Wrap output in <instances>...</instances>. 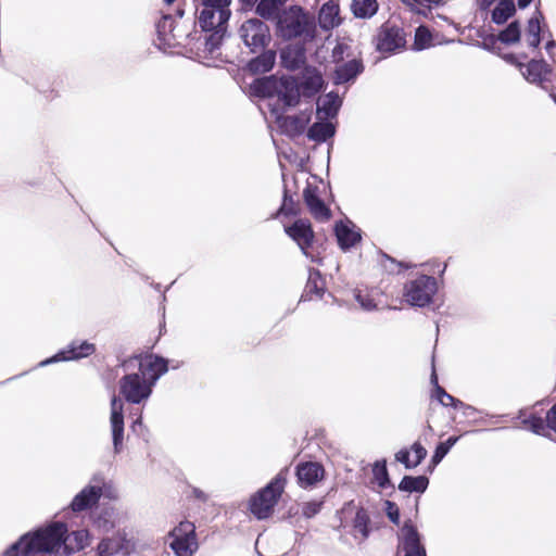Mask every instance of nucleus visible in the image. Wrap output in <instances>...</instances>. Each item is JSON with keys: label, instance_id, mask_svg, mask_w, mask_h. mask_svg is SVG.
Segmentation results:
<instances>
[{"label": "nucleus", "instance_id": "a211bd4d", "mask_svg": "<svg viewBox=\"0 0 556 556\" xmlns=\"http://www.w3.org/2000/svg\"><path fill=\"white\" fill-rule=\"evenodd\" d=\"M342 105V98L336 92L330 91L317 101V115L319 119H328L337 116Z\"/></svg>", "mask_w": 556, "mask_h": 556}, {"label": "nucleus", "instance_id": "9b49d317", "mask_svg": "<svg viewBox=\"0 0 556 556\" xmlns=\"http://www.w3.org/2000/svg\"><path fill=\"white\" fill-rule=\"evenodd\" d=\"M278 104L273 112L286 111L294 108L300 102V88L298 81L293 77H282L277 86Z\"/></svg>", "mask_w": 556, "mask_h": 556}, {"label": "nucleus", "instance_id": "ea45409f", "mask_svg": "<svg viewBox=\"0 0 556 556\" xmlns=\"http://www.w3.org/2000/svg\"><path fill=\"white\" fill-rule=\"evenodd\" d=\"M430 41H431V34L428 30V28L425 26H419L416 29V34H415V43H414L415 47L418 50L425 49L426 47H428L430 45Z\"/></svg>", "mask_w": 556, "mask_h": 556}, {"label": "nucleus", "instance_id": "864d4df0", "mask_svg": "<svg viewBox=\"0 0 556 556\" xmlns=\"http://www.w3.org/2000/svg\"><path fill=\"white\" fill-rule=\"evenodd\" d=\"M192 494L195 498L202 501V502H205L207 501L208 496L206 493H204L202 490L198 489V488H193L192 489Z\"/></svg>", "mask_w": 556, "mask_h": 556}, {"label": "nucleus", "instance_id": "6ab92c4d", "mask_svg": "<svg viewBox=\"0 0 556 556\" xmlns=\"http://www.w3.org/2000/svg\"><path fill=\"white\" fill-rule=\"evenodd\" d=\"M130 544L121 535L103 539L98 545L99 556H125L129 554Z\"/></svg>", "mask_w": 556, "mask_h": 556}, {"label": "nucleus", "instance_id": "20e7f679", "mask_svg": "<svg viewBox=\"0 0 556 556\" xmlns=\"http://www.w3.org/2000/svg\"><path fill=\"white\" fill-rule=\"evenodd\" d=\"M285 483L286 478L280 472L265 488L252 496L250 510L257 519H266L271 515L283 492Z\"/></svg>", "mask_w": 556, "mask_h": 556}, {"label": "nucleus", "instance_id": "13d9d810", "mask_svg": "<svg viewBox=\"0 0 556 556\" xmlns=\"http://www.w3.org/2000/svg\"><path fill=\"white\" fill-rule=\"evenodd\" d=\"M531 1L532 0H518V5L519 8L525 9L531 3Z\"/></svg>", "mask_w": 556, "mask_h": 556}, {"label": "nucleus", "instance_id": "aec40b11", "mask_svg": "<svg viewBox=\"0 0 556 556\" xmlns=\"http://www.w3.org/2000/svg\"><path fill=\"white\" fill-rule=\"evenodd\" d=\"M552 70L544 60H532L526 66V71L522 72L523 77L530 83L540 84L541 87L547 90L545 83L547 81L546 76L551 74Z\"/></svg>", "mask_w": 556, "mask_h": 556}, {"label": "nucleus", "instance_id": "69168bd1", "mask_svg": "<svg viewBox=\"0 0 556 556\" xmlns=\"http://www.w3.org/2000/svg\"><path fill=\"white\" fill-rule=\"evenodd\" d=\"M104 528H105V530H109L110 528H113V525L112 523L108 525V522L105 521Z\"/></svg>", "mask_w": 556, "mask_h": 556}, {"label": "nucleus", "instance_id": "f3484780", "mask_svg": "<svg viewBox=\"0 0 556 556\" xmlns=\"http://www.w3.org/2000/svg\"><path fill=\"white\" fill-rule=\"evenodd\" d=\"M402 533L405 556H427L426 549L420 543L419 533L410 521L405 522Z\"/></svg>", "mask_w": 556, "mask_h": 556}, {"label": "nucleus", "instance_id": "c756f323", "mask_svg": "<svg viewBox=\"0 0 556 556\" xmlns=\"http://www.w3.org/2000/svg\"><path fill=\"white\" fill-rule=\"evenodd\" d=\"M429 484V480L426 476H404L399 484V490L404 492H417L424 493Z\"/></svg>", "mask_w": 556, "mask_h": 556}, {"label": "nucleus", "instance_id": "4c0bfd02", "mask_svg": "<svg viewBox=\"0 0 556 556\" xmlns=\"http://www.w3.org/2000/svg\"><path fill=\"white\" fill-rule=\"evenodd\" d=\"M211 34L205 37V50L210 53H214L222 43L226 28H217L210 31Z\"/></svg>", "mask_w": 556, "mask_h": 556}, {"label": "nucleus", "instance_id": "4d7b16f0", "mask_svg": "<svg viewBox=\"0 0 556 556\" xmlns=\"http://www.w3.org/2000/svg\"><path fill=\"white\" fill-rule=\"evenodd\" d=\"M451 406L463 409L466 406V404L459 401L458 399H455V403H453Z\"/></svg>", "mask_w": 556, "mask_h": 556}, {"label": "nucleus", "instance_id": "cd10ccee", "mask_svg": "<svg viewBox=\"0 0 556 556\" xmlns=\"http://www.w3.org/2000/svg\"><path fill=\"white\" fill-rule=\"evenodd\" d=\"M174 18L170 15H164L156 24L157 39L160 43L172 45V39H176L177 36L174 34Z\"/></svg>", "mask_w": 556, "mask_h": 556}, {"label": "nucleus", "instance_id": "f03ea898", "mask_svg": "<svg viewBox=\"0 0 556 556\" xmlns=\"http://www.w3.org/2000/svg\"><path fill=\"white\" fill-rule=\"evenodd\" d=\"M127 371L118 381L119 395L130 404L147 402L157 380L168 370V363L157 355H135L125 359Z\"/></svg>", "mask_w": 556, "mask_h": 556}, {"label": "nucleus", "instance_id": "0e129e2a", "mask_svg": "<svg viewBox=\"0 0 556 556\" xmlns=\"http://www.w3.org/2000/svg\"><path fill=\"white\" fill-rule=\"evenodd\" d=\"M549 96L553 99V101L556 103V88L551 91Z\"/></svg>", "mask_w": 556, "mask_h": 556}, {"label": "nucleus", "instance_id": "e433bc0d", "mask_svg": "<svg viewBox=\"0 0 556 556\" xmlns=\"http://www.w3.org/2000/svg\"><path fill=\"white\" fill-rule=\"evenodd\" d=\"M372 473L376 482L382 489L391 484L386 460H378L374 464Z\"/></svg>", "mask_w": 556, "mask_h": 556}, {"label": "nucleus", "instance_id": "c85d7f7f", "mask_svg": "<svg viewBox=\"0 0 556 556\" xmlns=\"http://www.w3.org/2000/svg\"><path fill=\"white\" fill-rule=\"evenodd\" d=\"M336 132L334 126L331 123L317 122L314 123L307 130V138L316 142H325L331 138Z\"/></svg>", "mask_w": 556, "mask_h": 556}, {"label": "nucleus", "instance_id": "2f4dec72", "mask_svg": "<svg viewBox=\"0 0 556 556\" xmlns=\"http://www.w3.org/2000/svg\"><path fill=\"white\" fill-rule=\"evenodd\" d=\"M352 11L356 17L369 18L378 10L377 0H353Z\"/></svg>", "mask_w": 556, "mask_h": 556}, {"label": "nucleus", "instance_id": "e2e57ef3", "mask_svg": "<svg viewBox=\"0 0 556 556\" xmlns=\"http://www.w3.org/2000/svg\"><path fill=\"white\" fill-rule=\"evenodd\" d=\"M136 426H141V416H139L132 424V429L135 430Z\"/></svg>", "mask_w": 556, "mask_h": 556}, {"label": "nucleus", "instance_id": "de8ad7c7", "mask_svg": "<svg viewBox=\"0 0 556 556\" xmlns=\"http://www.w3.org/2000/svg\"><path fill=\"white\" fill-rule=\"evenodd\" d=\"M412 451L414 453L415 459L413 460V466L417 467L427 456V450L418 442H415L412 445Z\"/></svg>", "mask_w": 556, "mask_h": 556}, {"label": "nucleus", "instance_id": "f257e3e1", "mask_svg": "<svg viewBox=\"0 0 556 556\" xmlns=\"http://www.w3.org/2000/svg\"><path fill=\"white\" fill-rule=\"evenodd\" d=\"M89 545V533L85 529L68 533L63 522H51L24 534L12 544L11 553L22 548L23 556H67Z\"/></svg>", "mask_w": 556, "mask_h": 556}, {"label": "nucleus", "instance_id": "c9c22d12", "mask_svg": "<svg viewBox=\"0 0 556 556\" xmlns=\"http://www.w3.org/2000/svg\"><path fill=\"white\" fill-rule=\"evenodd\" d=\"M280 5V0H261L256 7V13L264 18H270L277 15Z\"/></svg>", "mask_w": 556, "mask_h": 556}, {"label": "nucleus", "instance_id": "052dcab7", "mask_svg": "<svg viewBox=\"0 0 556 556\" xmlns=\"http://www.w3.org/2000/svg\"><path fill=\"white\" fill-rule=\"evenodd\" d=\"M463 409H464V413L467 414V415L469 414L468 412H475L476 410L472 406L467 405V404H466V406Z\"/></svg>", "mask_w": 556, "mask_h": 556}, {"label": "nucleus", "instance_id": "680f3d73", "mask_svg": "<svg viewBox=\"0 0 556 556\" xmlns=\"http://www.w3.org/2000/svg\"><path fill=\"white\" fill-rule=\"evenodd\" d=\"M419 5H428L430 0H414Z\"/></svg>", "mask_w": 556, "mask_h": 556}, {"label": "nucleus", "instance_id": "393cba45", "mask_svg": "<svg viewBox=\"0 0 556 556\" xmlns=\"http://www.w3.org/2000/svg\"><path fill=\"white\" fill-rule=\"evenodd\" d=\"M369 523L370 518L366 509L362 507L358 508L353 519L352 535L354 536V539L359 540V542L365 541L370 533Z\"/></svg>", "mask_w": 556, "mask_h": 556}, {"label": "nucleus", "instance_id": "7ed1b4c3", "mask_svg": "<svg viewBox=\"0 0 556 556\" xmlns=\"http://www.w3.org/2000/svg\"><path fill=\"white\" fill-rule=\"evenodd\" d=\"M277 31L285 40L301 38L306 42L315 38L316 25L314 17L301 7L293 5L278 15Z\"/></svg>", "mask_w": 556, "mask_h": 556}, {"label": "nucleus", "instance_id": "4be33fe9", "mask_svg": "<svg viewBox=\"0 0 556 556\" xmlns=\"http://www.w3.org/2000/svg\"><path fill=\"white\" fill-rule=\"evenodd\" d=\"M339 13L340 9L338 3L333 1L324 3L318 14V23L320 28L324 30H331L334 27H338L341 23Z\"/></svg>", "mask_w": 556, "mask_h": 556}, {"label": "nucleus", "instance_id": "a878e982", "mask_svg": "<svg viewBox=\"0 0 556 556\" xmlns=\"http://www.w3.org/2000/svg\"><path fill=\"white\" fill-rule=\"evenodd\" d=\"M324 291L325 280L321 277V274L317 269H309L307 282L302 298L305 300H311L313 294H315L317 298H321Z\"/></svg>", "mask_w": 556, "mask_h": 556}, {"label": "nucleus", "instance_id": "72a5a7b5", "mask_svg": "<svg viewBox=\"0 0 556 556\" xmlns=\"http://www.w3.org/2000/svg\"><path fill=\"white\" fill-rule=\"evenodd\" d=\"M542 18V14L540 12H535L534 15L529 20L527 27V38L529 46L533 48H538L541 42V25L540 20Z\"/></svg>", "mask_w": 556, "mask_h": 556}, {"label": "nucleus", "instance_id": "b1692460", "mask_svg": "<svg viewBox=\"0 0 556 556\" xmlns=\"http://www.w3.org/2000/svg\"><path fill=\"white\" fill-rule=\"evenodd\" d=\"M282 65L290 70L295 71L305 63V52L299 47H288L280 53Z\"/></svg>", "mask_w": 556, "mask_h": 556}, {"label": "nucleus", "instance_id": "8fccbe9b", "mask_svg": "<svg viewBox=\"0 0 556 556\" xmlns=\"http://www.w3.org/2000/svg\"><path fill=\"white\" fill-rule=\"evenodd\" d=\"M431 382L434 383V386H435V389H434L435 397L439 400V402L442 405H445L444 396L447 394V392L442 387H440L438 384V378H437V375L434 371L431 375Z\"/></svg>", "mask_w": 556, "mask_h": 556}, {"label": "nucleus", "instance_id": "473e14b6", "mask_svg": "<svg viewBox=\"0 0 556 556\" xmlns=\"http://www.w3.org/2000/svg\"><path fill=\"white\" fill-rule=\"evenodd\" d=\"M515 12L514 1L502 0L492 12V21L498 25L504 24Z\"/></svg>", "mask_w": 556, "mask_h": 556}, {"label": "nucleus", "instance_id": "0eeeda50", "mask_svg": "<svg viewBox=\"0 0 556 556\" xmlns=\"http://www.w3.org/2000/svg\"><path fill=\"white\" fill-rule=\"evenodd\" d=\"M437 292V281L433 277L421 275L405 285L404 296L412 306L428 305Z\"/></svg>", "mask_w": 556, "mask_h": 556}, {"label": "nucleus", "instance_id": "5701e85b", "mask_svg": "<svg viewBox=\"0 0 556 556\" xmlns=\"http://www.w3.org/2000/svg\"><path fill=\"white\" fill-rule=\"evenodd\" d=\"M336 236L340 247L348 250L361 240V233L354 225L340 222L336 225Z\"/></svg>", "mask_w": 556, "mask_h": 556}, {"label": "nucleus", "instance_id": "f8f14e48", "mask_svg": "<svg viewBox=\"0 0 556 556\" xmlns=\"http://www.w3.org/2000/svg\"><path fill=\"white\" fill-rule=\"evenodd\" d=\"M110 424L114 451L118 453L124 440V403L116 395L111 399Z\"/></svg>", "mask_w": 556, "mask_h": 556}, {"label": "nucleus", "instance_id": "423d86ee", "mask_svg": "<svg viewBox=\"0 0 556 556\" xmlns=\"http://www.w3.org/2000/svg\"><path fill=\"white\" fill-rule=\"evenodd\" d=\"M239 36L253 53L263 51L270 42L269 27L258 18L243 22L239 28Z\"/></svg>", "mask_w": 556, "mask_h": 556}, {"label": "nucleus", "instance_id": "2eb2a0df", "mask_svg": "<svg viewBox=\"0 0 556 556\" xmlns=\"http://www.w3.org/2000/svg\"><path fill=\"white\" fill-rule=\"evenodd\" d=\"M364 64L361 59H353L337 65L333 73V84L343 85L353 83L356 77L363 73Z\"/></svg>", "mask_w": 556, "mask_h": 556}, {"label": "nucleus", "instance_id": "bf43d9fd", "mask_svg": "<svg viewBox=\"0 0 556 556\" xmlns=\"http://www.w3.org/2000/svg\"><path fill=\"white\" fill-rule=\"evenodd\" d=\"M244 5L252 7L254 5L257 0H240Z\"/></svg>", "mask_w": 556, "mask_h": 556}, {"label": "nucleus", "instance_id": "6e6d98bb", "mask_svg": "<svg viewBox=\"0 0 556 556\" xmlns=\"http://www.w3.org/2000/svg\"><path fill=\"white\" fill-rule=\"evenodd\" d=\"M444 401H445V405L444 406H451L453 403H455V397L447 393L444 396Z\"/></svg>", "mask_w": 556, "mask_h": 556}, {"label": "nucleus", "instance_id": "3c124183", "mask_svg": "<svg viewBox=\"0 0 556 556\" xmlns=\"http://www.w3.org/2000/svg\"><path fill=\"white\" fill-rule=\"evenodd\" d=\"M546 425L556 432V404L547 412Z\"/></svg>", "mask_w": 556, "mask_h": 556}, {"label": "nucleus", "instance_id": "a19ab883", "mask_svg": "<svg viewBox=\"0 0 556 556\" xmlns=\"http://www.w3.org/2000/svg\"><path fill=\"white\" fill-rule=\"evenodd\" d=\"M324 79L319 72L316 70L308 72V76L305 79V87L314 92H317L323 86Z\"/></svg>", "mask_w": 556, "mask_h": 556}, {"label": "nucleus", "instance_id": "338daca9", "mask_svg": "<svg viewBox=\"0 0 556 556\" xmlns=\"http://www.w3.org/2000/svg\"><path fill=\"white\" fill-rule=\"evenodd\" d=\"M167 4L173 3L175 0H164Z\"/></svg>", "mask_w": 556, "mask_h": 556}, {"label": "nucleus", "instance_id": "9d476101", "mask_svg": "<svg viewBox=\"0 0 556 556\" xmlns=\"http://www.w3.org/2000/svg\"><path fill=\"white\" fill-rule=\"evenodd\" d=\"M405 45V37L403 30L390 23L383 24L376 39V48L380 52H394L403 48Z\"/></svg>", "mask_w": 556, "mask_h": 556}, {"label": "nucleus", "instance_id": "ddd939ff", "mask_svg": "<svg viewBox=\"0 0 556 556\" xmlns=\"http://www.w3.org/2000/svg\"><path fill=\"white\" fill-rule=\"evenodd\" d=\"M96 351L94 344L87 341H73L65 350L60 351L54 356L42 361L40 366H46L60 361H74L83 357H87L93 354Z\"/></svg>", "mask_w": 556, "mask_h": 556}, {"label": "nucleus", "instance_id": "7c9ffc66", "mask_svg": "<svg viewBox=\"0 0 556 556\" xmlns=\"http://www.w3.org/2000/svg\"><path fill=\"white\" fill-rule=\"evenodd\" d=\"M277 116V121L287 132L292 135H300L305 129V121L299 116H281L279 111L274 112Z\"/></svg>", "mask_w": 556, "mask_h": 556}, {"label": "nucleus", "instance_id": "6e6552de", "mask_svg": "<svg viewBox=\"0 0 556 556\" xmlns=\"http://www.w3.org/2000/svg\"><path fill=\"white\" fill-rule=\"evenodd\" d=\"M169 546L177 556H192L198 544L195 527L190 521H181L169 534Z\"/></svg>", "mask_w": 556, "mask_h": 556}, {"label": "nucleus", "instance_id": "a18cd8bd", "mask_svg": "<svg viewBox=\"0 0 556 556\" xmlns=\"http://www.w3.org/2000/svg\"><path fill=\"white\" fill-rule=\"evenodd\" d=\"M293 206H294V202H293L292 198L288 195L287 189H285L283 202H282L277 214L294 215L295 211H294Z\"/></svg>", "mask_w": 556, "mask_h": 556}, {"label": "nucleus", "instance_id": "58836bf2", "mask_svg": "<svg viewBox=\"0 0 556 556\" xmlns=\"http://www.w3.org/2000/svg\"><path fill=\"white\" fill-rule=\"evenodd\" d=\"M457 440V437H450L445 442L439 443L433 453L432 463L434 465L439 464L448 453V451L454 446Z\"/></svg>", "mask_w": 556, "mask_h": 556}, {"label": "nucleus", "instance_id": "c03bdc74", "mask_svg": "<svg viewBox=\"0 0 556 556\" xmlns=\"http://www.w3.org/2000/svg\"><path fill=\"white\" fill-rule=\"evenodd\" d=\"M384 506H386L384 510H386L388 518L394 525H399L400 523V509H399L397 505L391 501H386Z\"/></svg>", "mask_w": 556, "mask_h": 556}, {"label": "nucleus", "instance_id": "49530a36", "mask_svg": "<svg viewBox=\"0 0 556 556\" xmlns=\"http://www.w3.org/2000/svg\"><path fill=\"white\" fill-rule=\"evenodd\" d=\"M355 300L364 311L370 312L376 308L374 300L368 294H363L361 291L355 294Z\"/></svg>", "mask_w": 556, "mask_h": 556}, {"label": "nucleus", "instance_id": "412c9836", "mask_svg": "<svg viewBox=\"0 0 556 556\" xmlns=\"http://www.w3.org/2000/svg\"><path fill=\"white\" fill-rule=\"evenodd\" d=\"M323 476L324 468L317 463H302L296 467L298 482L303 488L315 484Z\"/></svg>", "mask_w": 556, "mask_h": 556}, {"label": "nucleus", "instance_id": "37998d69", "mask_svg": "<svg viewBox=\"0 0 556 556\" xmlns=\"http://www.w3.org/2000/svg\"><path fill=\"white\" fill-rule=\"evenodd\" d=\"M525 426L536 434H541L545 430L544 420L541 417L531 416L523 420Z\"/></svg>", "mask_w": 556, "mask_h": 556}, {"label": "nucleus", "instance_id": "4468645a", "mask_svg": "<svg viewBox=\"0 0 556 556\" xmlns=\"http://www.w3.org/2000/svg\"><path fill=\"white\" fill-rule=\"evenodd\" d=\"M287 235L292 238L300 249L305 253L306 248L312 244L314 233L308 220L298 219L291 226L285 228Z\"/></svg>", "mask_w": 556, "mask_h": 556}, {"label": "nucleus", "instance_id": "39448f33", "mask_svg": "<svg viewBox=\"0 0 556 556\" xmlns=\"http://www.w3.org/2000/svg\"><path fill=\"white\" fill-rule=\"evenodd\" d=\"M230 3L231 0H201L198 23L202 30L211 31L217 28H226L230 17Z\"/></svg>", "mask_w": 556, "mask_h": 556}, {"label": "nucleus", "instance_id": "dca6fc26", "mask_svg": "<svg viewBox=\"0 0 556 556\" xmlns=\"http://www.w3.org/2000/svg\"><path fill=\"white\" fill-rule=\"evenodd\" d=\"M303 199L307 205L311 214L319 220H327L330 218V210L326 206L324 201L317 194V188L307 186L303 190Z\"/></svg>", "mask_w": 556, "mask_h": 556}, {"label": "nucleus", "instance_id": "5fc2aeb1", "mask_svg": "<svg viewBox=\"0 0 556 556\" xmlns=\"http://www.w3.org/2000/svg\"><path fill=\"white\" fill-rule=\"evenodd\" d=\"M11 548H12V546H11V547L5 552V555H7V556H23V554H22V548H21V547L16 548V549H15V551H13L12 553L10 552V551H11Z\"/></svg>", "mask_w": 556, "mask_h": 556}, {"label": "nucleus", "instance_id": "1a4fd4ad", "mask_svg": "<svg viewBox=\"0 0 556 556\" xmlns=\"http://www.w3.org/2000/svg\"><path fill=\"white\" fill-rule=\"evenodd\" d=\"M104 479L102 476H94L90 484L85 486L75 495L71 503V508L75 513L84 511L91 508L98 503L102 495Z\"/></svg>", "mask_w": 556, "mask_h": 556}, {"label": "nucleus", "instance_id": "f704fd0d", "mask_svg": "<svg viewBox=\"0 0 556 556\" xmlns=\"http://www.w3.org/2000/svg\"><path fill=\"white\" fill-rule=\"evenodd\" d=\"M498 40L506 45L516 43L520 40V26L517 21L511 22L498 34Z\"/></svg>", "mask_w": 556, "mask_h": 556}, {"label": "nucleus", "instance_id": "09e8293b", "mask_svg": "<svg viewBox=\"0 0 556 556\" xmlns=\"http://www.w3.org/2000/svg\"><path fill=\"white\" fill-rule=\"evenodd\" d=\"M395 459L396 462L403 464L405 466L406 469H412V468H415V466H413V460H410L409 458V452L408 450L406 448H402L396 454H395Z\"/></svg>", "mask_w": 556, "mask_h": 556}, {"label": "nucleus", "instance_id": "79ce46f5", "mask_svg": "<svg viewBox=\"0 0 556 556\" xmlns=\"http://www.w3.org/2000/svg\"><path fill=\"white\" fill-rule=\"evenodd\" d=\"M323 501L306 502L302 505V514L306 518L315 517L323 507Z\"/></svg>", "mask_w": 556, "mask_h": 556}, {"label": "nucleus", "instance_id": "603ef678", "mask_svg": "<svg viewBox=\"0 0 556 556\" xmlns=\"http://www.w3.org/2000/svg\"><path fill=\"white\" fill-rule=\"evenodd\" d=\"M545 50L553 62H556V43L554 40H549L546 42Z\"/></svg>", "mask_w": 556, "mask_h": 556}, {"label": "nucleus", "instance_id": "bb28decb", "mask_svg": "<svg viewBox=\"0 0 556 556\" xmlns=\"http://www.w3.org/2000/svg\"><path fill=\"white\" fill-rule=\"evenodd\" d=\"M260 52L261 54L252 59L248 64V67L252 73H267L273 68L275 64V51L264 49Z\"/></svg>", "mask_w": 556, "mask_h": 556}]
</instances>
